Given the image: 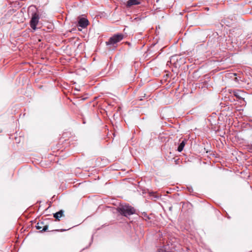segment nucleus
Segmentation results:
<instances>
[{
    "label": "nucleus",
    "mask_w": 252,
    "mask_h": 252,
    "mask_svg": "<svg viewBox=\"0 0 252 252\" xmlns=\"http://www.w3.org/2000/svg\"><path fill=\"white\" fill-rule=\"evenodd\" d=\"M117 210L121 215L126 217L135 213V209L129 205H120Z\"/></svg>",
    "instance_id": "obj_1"
},
{
    "label": "nucleus",
    "mask_w": 252,
    "mask_h": 252,
    "mask_svg": "<svg viewBox=\"0 0 252 252\" xmlns=\"http://www.w3.org/2000/svg\"><path fill=\"white\" fill-rule=\"evenodd\" d=\"M124 35L122 33L117 34L111 37L109 40L106 42L107 45L114 44L121 41L124 38Z\"/></svg>",
    "instance_id": "obj_2"
},
{
    "label": "nucleus",
    "mask_w": 252,
    "mask_h": 252,
    "mask_svg": "<svg viewBox=\"0 0 252 252\" xmlns=\"http://www.w3.org/2000/svg\"><path fill=\"white\" fill-rule=\"evenodd\" d=\"M39 17L38 14L34 13L32 14V17L30 21L31 27L33 30H35L36 29V25L38 23Z\"/></svg>",
    "instance_id": "obj_3"
},
{
    "label": "nucleus",
    "mask_w": 252,
    "mask_h": 252,
    "mask_svg": "<svg viewBox=\"0 0 252 252\" xmlns=\"http://www.w3.org/2000/svg\"><path fill=\"white\" fill-rule=\"evenodd\" d=\"M89 25V21L84 17H78V25L82 28H85Z\"/></svg>",
    "instance_id": "obj_4"
},
{
    "label": "nucleus",
    "mask_w": 252,
    "mask_h": 252,
    "mask_svg": "<svg viewBox=\"0 0 252 252\" xmlns=\"http://www.w3.org/2000/svg\"><path fill=\"white\" fill-rule=\"evenodd\" d=\"M36 228L41 232L46 231L48 229V226L47 224H45L43 221H41L36 224Z\"/></svg>",
    "instance_id": "obj_5"
},
{
    "label": "nucleus",
    "mask_w": 252,
    "mask_h": 252,
    "mask_svg": "<svg viewBox=\"0 0 252 252\" xmlns=\"http://www.w3.org/2000/svg\"><path fill=\"white\" fill-rule=\"evenodd\" d=\"M141 3V0H128L126 2V6L127 7H130L133 5L140 4Z\"/></svg>",
    "instance_id": "obj_6"
},
{
    "label": "nucleus",
    "mask_w": 252,
    "mask_h": 252,
    "mask_svg": "<svg viewBox=\"0 0 252 252\" xmlns=\"http://www.w3.org/2000/svg\"><path fill=\"white\" fill-rule=\"evenodd\" d=\"M64 211L63 210H60V211L55 213L54 214V217L56 218V219L58 220H60V218L63 216H64L63 215Z\"/></svg>",
    "instance_id": "obj_7"
},
{
    "label": "nucleus",
    "mask_w": 252,
    "mask_h": 252,
    "mask_svg": "<svg viewBox=\"0 0 252 252\" xmlns=\"http://www.w3.org/2000/svg\"><path fill=\"white\" fill-rule=\"evenodd\" d=\"M186 140H184L182 141V142L180 144V145H179L178 147V151L179 152H181L183 151L185 145H186Z\"/></svg>",
    "instance_id": "obj_8"
},
{
    "label": "nucleus",
    "mask_w": 252,
    "mask_h": 252,
    "mask_svg": "<svg viewBox=\"0 0 252 252\" xmlns=\"http://www.w3.org/2000/svg\"><path fill=\"white\" fill-rule=\"evenodd\" d=\"M241 93H242V92H241V91H237V92H234V95H235L236 97H237V98H239V99H241V98H243L240 96V94H241Z\"/></svg>",
    "instance_id": "obj_9"
},
{
    "label": "nucleus",
    "mask_w": 252,
    "mask_h": 252,
    "mask_svg": "<svg viewBox=\"0 0 252 252\" xmlns=\"http://www.w3.org/2000/svg\"><path fill=\"white\" fill-rule=\"evenodd\" d=\"M236 75V73H230V77H235L234 80L236 82H238L239 80H238V79L237 77H235Z\"/></svg>",
    "instance_id": "obj_10"
},
{
    "label": "nucleus",
    "mask_w": 252,
    "mask_h": 252,
    "mask_svg": "<svg viewBox=\"0 0 252 252\" xmlns=\"http://www.w3.org/2000/svg\"><path fill=\"white\" fill-rule=\"evenodd\" d=\"M158 252H165V251L163 248H160L158 250Z\"/></svg>",
    "instance_id": "obj_11"
},
{
    "label": "nucleus",
    "mask_w": 252,
    "mask_h": 252,
    "mask_svg": "<svg viewBox=\"0 0 252 252\" xmlns=\"http://www.w3.org/2000/svg\"><path fill=\"white\" fill-rule=\"evenodd\" d=\"M66 230V229H61V230L57 229V230H55L54 231L63 232V231H64Z\"/></svg>",
    "instance_id": "obj_12"
}]
</instances>
